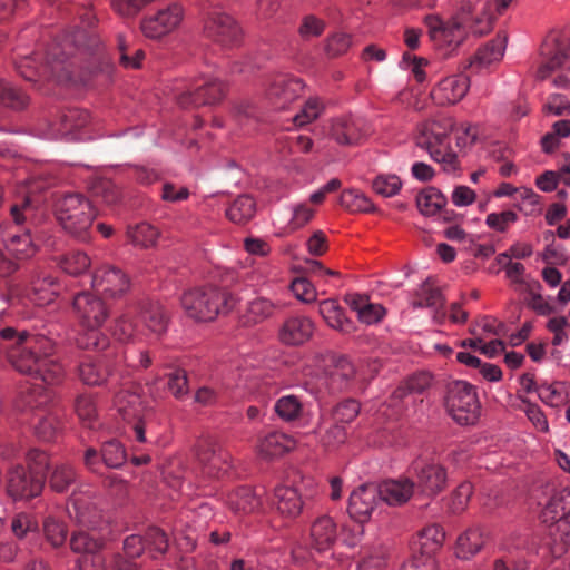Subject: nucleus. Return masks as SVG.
Instances as JSON below:
<instances>
[{"label":"nucleus","mask_w":570,"mask_h":570,"mask_svg":"<svg viewBox=\"0 0 570 570\" xmlns=\"http://www.w3.org/2000/svg\"><path fill=\"white\" fill-rule=\"evenodd\" d=\"M513 0H491L482 3L463 0L458 12L446 22L438 16H428L425 24L432 41L440 48L455 49L469 33L484 36L493 29L498 14H501Z\"/></svg>","instance_id":"1"},{"label":"nucleus","mask_w":570,"mask_h":570,"mask_svg":"<svg viewBox=\"0 0 570 570\" xmlns=\"http://www.w3.org/2000/svg\"><path fill=\"white\" fill-rule=\"evenodd\" d=\"M0 337L9 343L4 348L17 371L48 385L62 381L63 366L55 357L57 346L51 338L42 334H17L12 327L2 328Z\"/></svg>","instance_id":"2"},{"label":"nucleus","mask_w":570,"mask_h":570,"mask_svg":"<svg viewBox=\"0 0 570 570\" xmlns=\"http://www.w3.org/2000/svg\"><path fill=\"white\" fill-rule=\"evenodd\" d=\"M73 308L82 327L76 340L78 347L96 351L108 347L109 338L100 331L109 315L106 303L91 293L82 292L73 297Z\"/></svg>","instance_id":"3"},{"label":"nucleus","mask_w":570,"mask_h":570,"mask_svg":"<svg viewBox=\"0 0 570 570\" xmlns=\"http://www.w3.org/2000/svg\"><path fill=\"white\" fill-rule=\"evenodd\" d=\"M32 208L29 199H24L21 205H13L10 214L16 224V229L12 227L2 230V243L4 249L0 252V276H7L13 273L18 264L14 261H24L30 258L36 253V245L30 236L28 229L21 232L20 225L24 223L27 217L31 215Z\"/></svg>","instance_id":"4"},{"label":"nucleus","mask_w":570,"mask_h":570,"mask_svg":"<svg viewBox=\"0 0 570 570\" xmlns=\"http://www.w3.org/2000/svg\"><path fill=\"white\" fill-rule=\"evenodd\" d=\"M55 215L61 228L80 242L91 237V227L97 215L92 203L82 194H66L57 199Z\"/></svg>","instance_id":"5"},{"label":"nucleus","mask_w":570,"mask_h":570,"mask_svg":"<svg viewBox=\"0 0 570 570\" xmlns=\"http://www.w3.org/2000/svg\"><path fill=\"white\" fill-rule=\"evenodd\" d=\"M450 119L426 120L417 126L416 145L430 154L445 173H455L459 160L455 153L450 149Z\"/></svg>","instance_id":"6"},{"label":"nucleus","mask_w":570,"mask_h":570,"mask_svg":"<svg viewBox=\"0 0 570 570\" xmlns=\"http://www.w3.org/2000/svg\"><path fill=\"white\" fill-rule=\"evenodd\" d=\"M444 406L459 425H474L479 421L481 404L475 387L468 382L455 381L449 384Z\"/></svg>","instance_id":"7"},{"label":"nucleus","mask_w":570,"mask_h":570,"mask_svg":"<svg viewBox=\"0 0 570 570\" xmlns=\"http://www.w3.org/2000/svg\"><path fill=\"white\" fill-rule=\"evenodd\" d=\"M51 400L49 392L41 393L40 387H36L28 395L27 404L35 410L32 426L35 435L46 442L53 441L61 430L59 410L55 406H48Z\"/></svg>","instance_id":"8"},{"label":"nucleus","mask_w":570,"mask_h":570,"mask_svg":"<svg viewBox=\"0 0 570 570\" xmlns=\"http://www.w3.org/2000/svg\"><path fill=\"white\" fill-rule=\"evenodd\" d=\"M69 544L71 551L79 554L77 559L79 570H106L104 537L95 531H79L71 535Z\"/></svg>","instance_id":"9"},{"label":"nucleus","mask_w":570,"mask_h":570,"mask_svg":"<svg viewBox=\"0 0 570 570\" xmlns=\"http://www.w3.org/2000/svg\"><path fill=\"white\" fill-rule=\"evenodd\" d=\"M305 83L301 78L282 73L271 79L265 90V97L274 110L283 111L298 101L303 97Z\"/></svg>","instance_id":"10"},{"label":"nucleus","mask_w":570,"mask_h":570,"mask_svg":"<svg viewBox=\"0 0 570 570\" xmlns=\"http://www.w3.org/2000/svg\"><path fill=\"white\" fill-rule=\"evenodd\" d=\"M411 471L419 493L434 498L445 490L448 472L442 464L432 460L416 459L412 462Z\"/></svg>","instance_id":"11"},{"label":"nucleus","mask_w":570,"mask_h":570,"mask_svg":"<svg viewBox=\"0 0 570 570\" xmlns=\"http://www.w3.org/2000/svg\"><path fill=\"white\" fill-rule=\"evenodd\" d=\"M43 478L32 474L22 464L10 466L6 475V492L13 501H28L42 492Z\"/></svg>","instance_id":"12"},{"label":"nucleus","mask_w":570,"mask_h":570,"mask_svg":"<svg viewBox=\"0 0 570 570\" xmlns=\"http://www.w3.org/2000/svg\"><path fill=\"white\" fill-rule=\"evenodd\" d=\"M91 284L97 293L111 298L120 297L130 286L128 276L119 267L112 265H102L96 269Z\"/></svg>","instance_id":"13"},{"label":"nucleus","mask_w":570,"mask_h":570,"mask_svg":"<svg viewBox=\"0 0 570 570\" xmlns=\"http://www.w3.org/2000/svg\"><path fill=\"white\" fill-rule=\"evenodd\" d=\"M314 332L315 324L308 316L292 315L279 325L277 338L285 346H302L312 340Z\"/></svg>","instance_id":"14"},{"label":"nucleus","mask_w":570,"mask_h":570,"mask_svg":"<svg viewBox=\"0 0 570 570\" xmlns=\"http://www.w3.org/2000/svg\"><path fill=\"white\" fill-rule=\"evenodd\" d=\"M181 18V8L174 4L159 10L155 16L145 18L140 28L147 38L159 39L176 29Z\"/></svg>","instance_id":"15"},{"label":"nucleus","mask_w":570,"mask_h":570,"mask_svg":"<svg viewBox=\"0 0 570 570\" xmlns=\"http://www.w3.org/2000/svg\"><path fill=\"white\" fill-rule=\"evenodd\" d=\"M315 358L324 362L325 374L338 389H345L355 379V365L347 356L327 352L316 355Z\"/></svg>","instance_id":"16"},{"label":"nucleus","mask_w":570,"mask_h":570,"mask_svg":"<svg viewBox=\"0 0 570 570\" xmlns=\"http://www.w3.org/2000/svg\"><path fill=\"white\" fill-rule=\"evenodd\" d=\"M470 87L469 77L459 73L442 79L432 90V100L440 106L454 105L462 100Z\"/></svg>","instance_id":"17"},{"label":"nucleus","mask_w":570,"mask_h":570,"mask_svg":"<svg viewBox=\"0 0 570 570\" xmlns=\"http://www.w3.org/2000/svg\"><path fill=\"white\" fill-rule=\"evenodd\" d=\"M213 289L209 287L194 288L186 292L181 297V305L190 318L197 322H209L212 315Z\"/></svg>","instance_id":"18"},{"label":"nucleus","mask_w":570,"mask_h":570,"mask_svg":"<svg viewBox=\"0 0 570 570\" xmlns=\"http://www.w3.org/2000/svg\"><path fill=\"white\" fill-rule=\"evenodd\" d=\"M330 136L338 145L353 146L364 139L365 130L361 120L351 116H341L332 120Z\"/></svg>","instance_id":"19"},{"label":"nucleus","mask_w":570,"mask_h":570,"mask_svg":"<svg viewBox=\"0 0 570 570\" xmlns=\"http://www.w3.org/2000/svg\"><path fill=\"white\" fill-rule=\"evenodd\" d=\"M79 380L86 385H101L111 374L106 355H85L77 368Z\"/></svg>","instance_id":"20"},{"label":"nucleus","mask_w":570,"mask_h":570,"mask_svg":"<svg viewBox=\"0 0 570 570\" xmlns=\"http://www.w3.org/2000/svg\"><path fill=\"white\" fill-rule=\"evenodd\" d=\"M219 278L222 288H216V315L228 314L239 302V298L229 291V286L238 279L237 272L234 268H227L216 265V278Z\"/></svg>","instance_id":"21"},{"label":"nucleus","mask_w":570,"mask_h":570,"mask_svg":"<svg viewBox=\"0 0 570 570\" xmlns=\"http://www.w3.org/2000/svg\"><path fill=\"white\" fill-rule=\"evenodd\" d=\"M273 505L284 519L294 520L302 513L304 503L296 488L282 484L274 489Z\"/></svg>","instance_id":"22"},{"label":"nucleus","mask_w":570,"mask_h":570,"mask_svg":"<svg viewBox=\"0 0 570 570\" xmlns=\"http://www.w3.org/2000/svg\"><path fill=\"white\" fill-rule=\"evenodd\" d=\"M376 505V491L373 488L361 485L354 490L348 499L347 512L356 522L364 523Z\"/></svg>","instance_id":"23"},{"label":"nucleus","mask_w":570,"mask_h":570,"mask_svg":"<svg viewBox=\"0 0 570 570\" xmlns=\"http://www.w3.org/2000/svg\"><path fill=\"white\" fill-rule=\"evenodd\" d=\"M445 540V532L438 524H431L417 532L411 543L412 552L435 559Z\"/></svg>","instance_id":"24"},{"label":"nucleus","mask_w":570,"mask_h":570,"mask_svg":"<svg viewBox=\"0 0 570 570\" xmlns=\"http://www.w3.org/2000/svg\"><path fill=\"white\" fill-rule=\"evenodd\" d=\"M244 32L238 22L229 14H216V46L230 50L242 46Z\"/></svg>","instance_id":"25"},{"label":"nucleus","mask_w":570,"mask_h":570,"mask_svg":"<svg viewBox=\"0 0 570 570\" xmlns=\"http://www.w3.org/2000/svg\"><path fill=\"white\" fill-rule=\"evenodd\" d=\"M89 112L82 109H68L55 125L57 135L70 141L81 140L82 136L78 132L89 122Z\"/></svg>","instance_id":"26"},{"label":"nucleus","mask_w":570,"mask_h":570,"mask_svg":"<svg viewBox=\"0 0 570 570\" xmlns=\"http://www.w3.org/2000/svg\"><path fill=\"white\" fill-rule=\"evenodd\" d=\"M225 504L235 514H249L259 511L262 500L250 487H239L226 494Z\"/></svg>","instance_id":"27"},{"label":"nucleus","mask_w":570,"mask_h":570,"mask_svg":"<svg viewBox=\"0 0 570 570\" xmlns=\"http://www.w3.org/2000/svg\"><path fill=\"white\" fill-rule=\"evenodd\" d=\"M295 444V440L289 435L273 431L258 440L257 452L262 458L272 460L288 453Z\"/></svg>","instance_id":"28"},{"label":"nucleus","mask_w":570,"mask_h":570,"mask_svg":"<svg viewBox=\"0 0 570 570\" xmlns=\"http://www.w3.org/2000/svg\"><path fill=\"white\" fill-rule=\"evenodd\" d=\"M311 546L318 552L326 551L333 547L337 539V527L333 518L328 515L318 517L311 525Z\"/></svg>","instance_id":"29"},{"label":"nucleus","mask_w":570,"mask_h":570,"mask_svg":"<svg viewBox=\"0 0 570 570\" xmlns=\"http://www.w3.org/2000/svg\"><path fill=\"white\" fill-rule=\"evenodd\" d=\"M541 52L546 57V61L537 71V78L540 80L549 77L552 71L560 68L569 58V53L558 38L546 41L542 46Z\"/></svg>","instance_id":"30"},{"label":"nucleus","mask_w":570,"mask_h":570,"mask_svg":"<svg viewBox=\"0 0 570 570\" xmlns=\"http://www.w3.org/2000/svg\"><path fill=\"white\" fill-rule=\"evenodd\" d=\"M140 322L153 333L163 334L168 324V316L163 305L154 301H142L138 306Z\"/></svg>","instance_id":"31"},{"label":"nucleus","mask_w":570,"mask_h":570,"mask_svg":"<svg viewBox=\"0 0 570 570\" xmlns=\"http://www.w3.org/2000/svg\"><path fill=\"white\" fill-rule=\"evenodd\" d=\"M570 515V488H564L554 493L541 512L544 524L556 523Z\"/></svg>","instance_id":"32"},{"label":"nucleus","mask_w":570,"mask_h":570,"mask_svg":"<svg viewBox=\"0 0 570 570\" xmlns=\"http://www.w3.org/2000/svg\"><path fill=\"white\" fill-rule=\"evenodd\" d=\"M318 312L330 327L343 333L353 331V322L345 317L344 309L336 299L322 301L318 305Z\"/></svg>","instance_id":"33"},{"label":"nucleus","mask_w":570,"mask_h":570,"mask_svg":"<svg viewBox=\"0 0 570 570\" xmlns=\"http://www.w3.org/2000/svg\"><path fill=\"white\" fill-rule=\"evenodd\" d=\"M415 491V484L410 479L390 480L383 483L380 494L391 505L403 504Z\"/></svg>","instance_id":"34"},{"label":"nucleus","mask_w":570,"mask_h":570,"mask_svg":"<svg viewBox=\"0 0 570 570\" xmlns=\"http://www.w3.org/2000/svg\"><path fill=\"white\" fill-rule=\"evenodd\" d=\"M278 305L265 297H256L248 303L243 322L247 326H254L272 317Z\"/></svg>","instance_id":"35"},{"label":"nucleus","mask_w":570,"mask_h":570,"mask_svg":"<svg viewBox=\"0 0 570 570\" xmlns=\"http://www.w3.org/2000/svg\"><path fill=\"white\" fill-rule=\"evenodd\" d=\"M256 214V202L249 195L238 196L226 209V217L234 224L245 225Z\"/></svg>","instance_id":"36"},{"label":"nucleus","mask_w":570,"mask_h":570,"mask_svg":"<svg viewBox=\"0 0 570 570\" xmlns=\"http://www.w3.org/2000/svg\"><path fill=\"white\" fill-rule=\"evenodd\" d=\"M214 87L212 82L204 81L193 90L184 91L177 96V102L183 108L212 105Z\"/></svg>","instance_id":"37"},{"label":"nucleus","mask_w":570,"mask_h":570,"mask_svg":"<svg viewBox=\"0 0 570 570\" xmlns=\"http://www.w3.org/2000/svg\"><path fill=\"white\" fill-rule=\"evenodd\" d=\"M507 41L508 36L504 32H499L495 38L479 48L475 53V62L480 66H489L499 61L503 57Z\"/></svg>","instance_id":"38"},{"label":"nucleus","mask_w":570,"mask_h":570,"mask_svg":"<svg viewBox=\"0 0 570 570\" xmlns=\"http://www.w3.org/2000/svg\"><path fill=\"white\" fill-rule=\"evenodd\" d=\"M483 533L479 529H469L458 538L455 553L460 559H470L484 546Z\"/></svg>","instance_id":"39"},{"label":"nucleus","mask_w":570,"mask_h":570,"mask_svg":"<svg viewBox=\"0 0 570 570\" xmlns=\"http://www.w3.org/2000/svg\"><path fill=\"white\" fill-rule=\"evenodd\" d=\"M538 396L546 405L551 407H561L569 402L566 384L559 381L540 383Z\"/></svg>","instance_id":"40"},{"label":"nucleus","mask_w":570,"mask_h":570,"mask_svg":"<svg viewBox=\"0 0 570 570\" xmlns=\"http://www.w3.org/2000/svg\"><path fill=\"white\" fill-rule=\"evenodd\" d=\"M118 412L127 422L135 421L142 416L145 406L141 397L136 393L121 392L116 401Z\"/></svg>","instance_id":"41"},{"label":"nucleus","mask_w":570,"mask_h":570,"mask_svg":"<svg viewBox=\"0 0 570 570\" xmlns=\"http://www.w3.org/2000/svg\"><path fill=\"white\" fill-rule=\"evenodd\" d=\"M75 411L83 428L97 430L100 426L97 406L91 395H79L75 401Z\"/></svg>","instance_id":"42"},{"label":"nucleus","mask_w":570,"mask_h":570,"mask_svg":"<svg viewBox=\"0 0 570 570\" xmlns=\"http://www.w3.org/2000/svg\"><path fill=\"white\" fill-rule=\"evenodd\" d=\"M446 204L443 194L433 187L426 188L416 196V206L424 216L438 214Z\"/></svg>","instance_id":"43"},{"label":"nucleus","mask_w":570,"mask_h":570,"mask_svg":"<svg viewBox=\"0 0 570 570\" xmlns=\"http://www.w3.org/2000/svg\"><path fill=\"white\" fill-rule=\"evenodd\" d=\"M58 265L65 273L78 276L88 271L91 261L85 252L71 250L58 258Z\"/></svg>","instance_id":"44"},{"label":"nucleus","mask_w":570,"mask_h":570,"mask_svg":"<svg viewBox=\"0 0 570 570\" xmlns=\"http://www.w3.org/2000/svg\"><path fill=\"white\" fill-rule=\"evenodd\" d=\"M340 203L351 213H371L375 210L372 200L357 189L344 190L341 194Z\"/></svg>","instance_id":"45"},{"label":"nucleus","mask_w":570,"mask_h":570,"mask_svg":"<svg viewBox=\"0 0 570 570\" xmlns=\"http://www.w3.org/2000/svg\"><path fill=\"white\" fill-rule=\"evenodd\" d=\"M76 469L68 463H60L53 468L50 474L49 484L55 492L63 493L76 481Z\"/></svg>","instance_id":"46"},{"label":"nucleus","mask_w":570,"mask_h":570,"mask_svg":"<svg viewBox=\"0 0 570 570\" xmlns=\"http://www.w3.org/2000/svg\"><path fill=\"white\" fill-rule=\"evenodd\" d=\"M42 531L47 542L52 548L62 547L68 537L67 524L51 515L43 520Z\"/></svg>","instance_id":"47"},{"label":"nucleus","mask_w":570,"mask_h":570,"mask_svg":"<svg viewBox=\"0 0 570 570\" xmlns=\"http://www.w3.org/2000/svg\"><path fill=\"white\" fill-rule=\"evenodd\" d=\"M89 190L94 197L108 205L116 204L120 198L119 188L107 178H94L89 184Z\"/></svg>","instance_id":"48"},{"label":"nucleus","mask_w":570,"mask_h":570,"mask_svg":"<svg viewBox=\"0 0 570 570\" xmlns=\"http://www.w3.org/2000/svg\"><path fill=\"white\" fill-rule=\"evenodd\" d=\"M0 104L20 110L28 105V96L4 79H0Z\"/></svg>","instance_id":"49"},{"label":"nucleus","mask_w":570,"mask_h":570,"mask_svg":"<svg viewBox=\"0 0 570 570\" xmlns=\"http://www.w3.org/2000/svg\"><path fill=\"white\" fill-rule=\"evenodd\" d=\"M73 509L77 520L85 525H92L96 518V508L89 503L82 495L73 492L68 502V511L71 514Z\"/></svg>","instance_id":"50"},{"label":"nucleus","mask_w":570,"mask_h":570,"mask_svg":"<svg viewBox=\"0 0 570 570\" xmlns=\"http://www.w3.org/2000/svg\"><path fill=\"white\" fill-rule=\"evenodd\" d=\"M274 410L279 419L292 422L302 415L303 404L296 395H285L276 401Z\"/></svg>","instance_id":"51"},{"label":"nucleus","mask_w":570,"mask_h":570,"mask_svg":"<svg viewBox=\"0 0 570 570\" xmlns=\"http://www.w3.org/2000/svg\"><path fill=\"white\" fill-rule=\"evenodd\" d=\"M433 376L429 372H417L407 377L402 385L397 389L396 393L400 396L407 394H423L431 387Z\"/></svg>","instance_id":"52"},{"label":"nucleus","mask_w":570,"mask_h":570,"mask_svg":"<svg viewBox=\"0 0 570 570\" xmlns=\"http://www.w3.org/2000/svg\"><path fill=\"white\" fill-rule=\"evenodd\" d=\"M127 236L136 246L150 247L156 244L159 233L150 224L141 223L134 227H129Z\"/></svg>","instance_id":"53"},{"label":"nucleus","mask_w":570,"mask_h":570,"mask_svg":"<svg viewBox=\"0 0 570 570\" xmlns=\"http://www.w3.org/2000/svg\"><path fill=\"white\" fill-rule=\"evenodd\" d=\"M324 110V105L317 97L308 98L301 110L292 118L296 127H303L316 120Z\"/></svg>","instance_id":"54"},{"label":"nucleus","mask_w":570,"mask_h":570,"mask_svg":"<svg viewBox=\"0 0 570 570\" xmlns=\"http://www.w3.org/2000/svg\"><path fill=\"white\" fill-rule=\"evenodd\" d=\"M402 180L394 174H380L372 181L373 190L383 197H393L402 188Z\"/></svg>","instance_id":"55"},{"label":"nucleus","mask_w":570,"mask_h":570,"mask_svg":"<svg viewBox=\"0 0 570 570\" xmlns=\"http://www.w3.org/2000/svg\"><path fill=\"white\" fill-rule=\"evenodd\" d=\"M473 494V485L470 482H462L450 494L448 501L449 510L454 514L462 513L470 502Z\"/></svg>","instance_id":"56"},{"label":"nucleus","mask_w":570,"mask_h":570,"mask_svg":"<svg viewBox=\"0 0 570 570\" xmlns=\"http://www.w3.org/2000/svg\"><path fill=\"white\" fill-rule=\"evenodd\" d=\"M101 458L106 468L118 469L126 461V452L122 445L116 441L110 440L101 446Z\"/></svg>","instance_id":"57"},{"label":"nucleus","mask_w":570,"mask_h":570,"mask_svg":"<svg viewBox=\"0 0 570 570\" xmlns=\"http://www.w3.org/2000/svg\"><path fill=\"white\" fill-rule=\"evenodd\" d=\"M520 202L515 204V208L525 216H538L542 212L541 196L531 188H520Z\"/></svg>","instance_id":"58"},{"label":"nucleus","mask_w":570,"mask_h":570,"mask_svg":"<svg viewBox=\"0 0 570 570\" xmlns=\"http://www.w3.org/2000/svg\"><path fill=\"white\" fill-rule=\"evenodd\" d=\"M549 529V535L559 552L566 551L570 547V515L563 520H559L556 523L547 524Z\"/></svg>","instance_id":"59"},{"label":"nucleus","mask_w":570,"mask_h":570,"mask_svg":"<svg viewBox=\"0 0 570 570\" xmlns=\"http://www.w3.org/2000/svg\"><path fill=\"white\" fill-rule=\"evenodd\" d=\"M420 291L421 299L414 303V306L435 308L436 313H439V309L443 308L445 298L440 288L425 283L421 286Z\"/></svg>","instance_id":"60"},{"label":"nucleus","mask_w":570,"mask_h":570,"mask_svg":"<svg viewBox=\"0 0 570 570\" xmlns=\"http://www.w3.org/2000/svg\"><path fill=\"white\" fill-rule=\"evenodd\" d=\"M518 218V214L510 209L500 213H490L485 218V225L497 233L504 234Z\"/></svg>","instance_id":"61"},{"label":"nucleus","mask_w":570,"mask_h":570,"mask_svg":"<svg viewBox=\"0 0 570 570\" xmlns=\"http://www.w3.org/2000/svg\"><path fill=\"white\" fill-rule=\"evenodd\" d=\"M360 410L361 405L357 401L353 399L344 400L333 410L334 422L342 425L348 424L357 417Z\"/></svg>","instance_id":"62"},{"label":"nucleus","mask_w":570,"mask_h":570,"mask_svg":"<svg viewBox=\"0 0 570 570\" xmlns=\"http://www.w3.org/2000/svg\"><path fill=\"white\" fill-rule=\"evenodd\" d=\"M351 46V35L344 32H336L326 38L325 52L328 57L335 58L346 53Z\"/></svg>","instance_id":"63"},{"label":"nucleus","mask_w":570,"mask_h":570,"mask_svg":"<svg viewBox=\"0 0 570 570\" xmlns=\"http://www.w3.org/2000/svg\"><path fill=\"white\" fill-rule=\"evenodd\" d=\"M346 439L347 432L345 426L334 422L325 429L320 440L324 448L331 450L336 449L341 444L345 443Z\"/></svg>","instance_id":"64"}]
</instances>
